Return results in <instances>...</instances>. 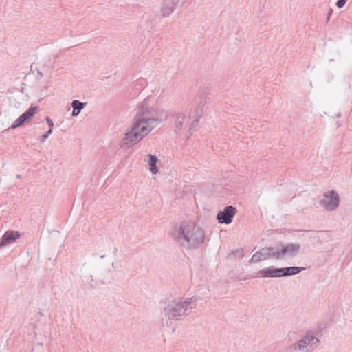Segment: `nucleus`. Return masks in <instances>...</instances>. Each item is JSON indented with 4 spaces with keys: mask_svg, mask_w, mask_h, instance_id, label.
<instances>
[{
    "mask_svg": "<svg viewBox=\"0 0 352 352\" xmlns=\"http://www.w3.org/2000/svg\"><path fill=\"white\" fill-rule=\"evenodd\" d=\"M166 116L164 109L149 107L148 100L144 99L137 107L132 125L124 135L123 144L128 147L137 144L166 120Z\"/></svg>",
    "mask_w": 352,
    "mask_h": 352,
    "instance_id": "nucleus-1",
    "label": "nucleus"
},
{
    "mask_svg": "<svg viewBox=\"0 0 352 352\" xmlns=\"http://www.w3.org/2000/svg\"><path fill=\"white\" fill-rule=\"evenodd\" d=\"M170 236L179 246L187 250L199 249L206 239L204 228L193 221L175 224L170 230Z\"/></svg>",
    "mask_w": 352,
    "mask_h": 352,
    "instance_id": "nucleus-2",
    "label": "nucleus"
},
{
    "mask_svg": "<svg viewBox=\"0 0 352 352\" xmlns=\"http://www.w3.org/2000/svg\"><path fill=\"white\" fill-rule=\"evenodd\" d=\"M196 306L194 297L179 298L169 301L164 308V312L170 320H180L190 315Z\"/></svg>",
    "mask_w": 352,
    "mask_h": 352,
    "instance_id": "nucleus-3",
    "label": "nucleus"
},
{
    "mask_svg": "<svg viewBox=\"0 0 352 352\" xmlns=\"http://www.w3.org/2000/svg\"><path fill=\"white\" fill-rule=\"evenodd\" d=\"M318 342L319 340L316 336L307 334L295 344L294 349L300 352H312Z\"/></svg>",
    "mask_w": 352,
    "mask_h": 352,
    "instance_id": "nucleus-4",
    "label": "nucleus"
},
{
    "mask_svg": "<svg viewBox=\"0 0 352 352\" xmlns=\"http://www.w3.org/2000/svg\"><path fill=\"white\" fill-rule=\"evenodd\" d=\"M340 199L338 194L331 190L327 193H325L322 200L321 201V205L325 208L328 211L335 210L339 206Z\"/></svg>",
    "mask_w": 352,
    "mask_h": 352,
    "instance_id": "nucleus-5",
    "label": "nucleus"
},
{
    "mask_svg": "<svg viewBox=\"0 0 352 352\" xmlns=\"http://www.w3.org/2000/svg\"><path fill=\"white\" fill-rule=\"evenodd\" d=\"M300 249L298 243H289L286 245L277 246V255L278 259L285 256L294 257L296 256Z\"/></svg>",
    "mask_w": 352,
    "mask_h": 352,
    "instance_id": "nucleus-6",
    "label": "nucleus"
},
{
    "mask_svg": "<svg viewBox=\"0 0 352 352\" xmlns=\"http://www.w3.org/2000/svg\"><path fill=\"white\" fill-rule=\"evenodd\" d=\"M236 212V208L232 206H228L223 210L219 211L217 215V219L219 223L230 224Z\"/></svg>",
    "mask_w": 352,
    "mask_h": 352,
    "instance_id": "nucleus-7",
    "label": "nucleus"
},
{
    "mask_svg": "<svg viewBox=\"0 0 352 352\" xmlns=\"http://www.w3.org/2000/svg\"><path fill=\"white\" fill-rule=\"evenodd\" d=\"M197 103V107L195 110V119L190 124V130H192L194 127H195L197 125L199 118H201L202 113H204V108L207 104V99L205 97H199Z\"/></svg>",
    "mask_w": 352,
    "mask_h": 352,
    "instance_id": "nucleus-8",
    "label": "nucleus"
},
{
    "mask_svg": "<svg viewBox=\"0 0 352 352\" xmlns=\"http://www.w3.org/2000/svg\"><path fill=\"white\" fill-rule=\"evenodd\" d=\"M37 109V107H31L29 108L17 120H16V121L12 124L11 128L15 129L23 124L27 120L34 116Z\"/></svg>",
    "mask_w": 352,
    "mask_h": 352,
    "instance_id": "nucleus-9",
    "label": "nucleus"
},
{
    "mask_svg": "<svg viewBox=\"0 0 352 352\" xmlns=\"http://www.w3.org/2000/svg\"><path fill=\"white\" fill-rule=\"evenodd\" d=\"M21 234L18 231L8 230L0 239V248L15 242Z\"/></svg>",
    "mask_w": 352,
    "mask_h": 352,
    "instance_id": "nucleus-10",
    "label": "nucleus"
},
{
    "mask_svg": "<svg viewBox=\"0 0 352 352\" xmlns=\"http://www.w3.org/2000/svg\"><path fill=\"white\" fill-rule=\"evenodd\" d=\"M283 267L276 268L274 266L263 268L258 271V276L260 277H283Z\"/></svg>",
    "mask_w": 352,
    "mask_h": 352,
    "instance_id": "nucleus-11",
    "label": "nucleus"
},
{
    "mask_svg": "<svg viewBox=\"0 0 352 352\" xmlns=\"http://www.w3.org/2000/svg\"><path fill=\"white\" fill-rule=\"evenodd\" d=\"M179 0H164L162 7V14L164 16H169L175 9Z\"/></svg>",
    "mask_w": 352,
    "mask_h": 352,
    "instance_id": "nucleus-12",
    "label": "nucleus"
},
{
    "mask_svg": "<svg viewBox=\"0 0 352 352\" xmlns=\"http://www.w3.org/2000/svg\"><path fill=\"white\" fill-rule=\"evenodd\" d=\"M277 247H267L263 248L259 250V254L263 256L265 260L269 258L278 259L276 254Z\"/></svg>",
    "mask_w": 352,
    "mask_h": 352,
    "instance_id": "nucleus-13",
    "label": "nucleus"
},
{
    "mask_svg": "<svg viewBox=\"0 0 352 352\" xmlns=\"http://www.w3.org/2000/svg\"><path fill=\"white\" fill-rule=\"evenodd\" d=\"M189 121V116L183 113H179L176 115L175 126L177 129H183Z\"/></svg>",
    "mask_w": 352,
    "mask_h": 352,
    "instance_id": "nucleus-14",
    "label": "nucleus"
},
{
    "mask_svg": "<svg viewBox=\"0 0 352 352\" xmlns=\"http://www.w3.org/2000/svg\"><path fill=\"white\" fill-rule=\"evenodd\" d=\"M305 268L302 267H283V274H281L283 276H293L296 275L302 271H303Z\"/></svg>",
    "mask_w": 352,
    "mask_h": 352,
    "instance_id": "nucleus-15",
    "label": "nucleus"
},
{
    "mask_svg": "<svg viewBox=\"0 0 352 352\" xmlns=\"http://www.w3.org/2000/svg\"><path fill=\"white\" fill-rule=\"evenodd\" d=\"M87 105V102H82L78 100H74L72 102L73 108L72 116H78L81 110Z\"/></svg>",
    "mask_w": 352,
    "mask_h": 352,
    "instance_id": "nucleus-16",
    "label": "nucleus"
},
{
    "mask_svg": "<svg viewBox=\"0 0 352 352\" xmlns=\"http://www.w3.org/2000/svg\"><path fill=\"white\" fill-rule=\"evenodd\" d=\"M148 165L149 170L153 174H156L158 172L157 167L156 166L157 162L158 161L157 157L153 155H148Z\"/></svg>",
    "mask_w": 352,
    "mask_h": 352,
    "instance_id": "nucleus-17",
    "label": "nucleus"
},
{
    "mask_svg": "<svg viewBox=\"0 0 352 352\" xmlns=\"http://www.w3.org/2000/svg\"><path fill=\"white\" fill-rule=\"evenodd\" d=\"M263 260L265 259L263 258V256L259 254V251H257L253 254L249 262L250 263H256Z\"/></svg>",
    "mask_w": 352,
    "mask_h": 352,
    "instance_id": "nucleus-18",
    "label": "nucleus"
},
{
    "mask_svg": "<svg viewBox=\"0 0 352 352\" xmlns=\"http://www.w3.org/2000/svg\"><path fill=\"white\" fill-rule=\"evenodd\" d=\"M52 131L48 130L44 135L41 137V141L45 142L47 138L52 134Z\"/></svg>",
    "mask_w": 352,
    "mask_h": 352,
    "instance_id": "nucleus-19",
    "label": "nucleus"
},
{
    "mask_svg": "<svg viewBox=\"0 0 352 352\" xmlns=\"http://www.w3.org/2000/svg\"><path fill=\"white\" fill-rule=\"evenodd\" d=\"M346 2V0H338L336 3V6L338 8H342L344 7Z\"/></svg>",
    "mask_w": 352,
    "mask_h": 352,
    "instance_id": "nucleus-20",
    "label": "nucleus"
},
{
    "mask_svg": "<svg viewBox=\"0 0 352 352\" xmlns=\"http://www.w3.org/2000/svg\"><path fill=\"white\" fill-rule=\"evenodd\" d=\"M46 120H47V122L49 128H50L49 130L52 131L53 127H54V122H53L52 120L50 119L49 117H47Z\"/></svg>",
    "mask_w": 352,
    "mask_h": 352,
    "instance_id": "nucleus-21",
    "label": "nucleus"
},
{
    "mask_svg": "<svg viewBox=\"0 0 352 352\" xmlns=\"http://www.w3.org/2000/svg\"><path fill=\"white\" fill-rule=\"evenodd\" d=\"M95 265H96V267L98 270H100V266H101V262H100V260H96V263H95Z\"/></svg>",
    "mask_w": 352,
    "mask_h": 352,
    "instance_id": "nucleus-22",
    "label": "nucleus"
},
{
    "mask_svg": "<svg viewBox=\"0 0 352 352\" xmlns=\"http://www.w3.org/2000/svg\"><path fill=\"white\" fill-rule=\"evenodd\" d=\"M37 74H38V75L40 76V78H42V77H43V73H42L41 72L38 71V72H37Z\"/></svg>",
    "mask_w": 352,
    "mask_h": 352,
    "instance_id": "nucleus-23",
    "label": "nucleus"
},
{
    "mask_svg": "<svg viewBox=\"0 0 352 352\" xmlns=\"http://www.w3.org/2000/svg\"><path fill=\"white\" fill-rule=\"evenodd\" d=\"M332 12H333L332 10H331L330 12H329V16H330ZM329 16H328V18H327V20H329Z\"/></svg>",
    "mask_w": 352,
    "mask_h": 352,
    "instance_id": "nucleus-24",
    "label": "nucleus"
},
{
    "mask_svg": "<svg viewBox=\"0 0 352 352\" xmlns=\"http://www.w3.org/2000/svg\"><path fill=\"white\" fill-rule=\"evenodd\" d=\"M104 257H105V256H104V255H101V256H100V259H101V258H104Z\"/></svg>",
    "mask_w": 352,
    "mask_h": 352,
    "instance_id": "nucleus-25",
    "label": "nucleus"
},
{
    "mask_svg": "<svg viewBox=\"0 0 352 352\" xmlns=\"http://www.w3.org/2000/svg\"><path fill=\"white\" fill-rule=\"evenodd\" d=\"M21 177V175H17V178H20Z\"/></svg>",
    "mask_w": 352,
    "mask_h": 352,
    "instance_id": "nucleus-26",
    "label": "nucleus"
}]
</instances>
